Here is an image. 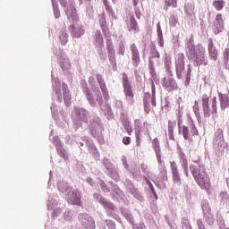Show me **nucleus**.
I'll return each mask as SVG.
<instances>
[{"label": "nucleus", "instance_id": "obj_10", "mask_svg": "<svg viewBox=\"0 0 229 229\" xmlns=\"http://www.w3.org/2000/svg\"><path fill=\"white\" fill-rule=\"evenodd\" d=\"M81 87L84 94L86 95V98H87L89 105L94 106L96 105V101L94 100V97L92 96V92H90V89H89V85L87 84V81L82 80L81 81Z\"/></svg>", "mask_w": 229, "mask_h": 229}, {"label": "nucleus", "instance_id": "obj_29", "mask_svg": "<svg viewBox=\"0 0 229 229\" xmlns=\"http://www.w3.org/2000/svg\"><path fill=\"white\" fill-rule=\"evenodd\" d=\"M165 3L166 6H172L173 8L178 6V0H165Z\"/></svg>", "mask_w": 229, "mask_h": 229}, {"label": "nucleus", "instance_id": "obj_28", "mask_svg": "<svg viewBox=\"0 0 229 229\" xmlns=\"http://www.w3.org/2000/svg\"><path fill=\"white\" fill-rule=\"evenodd\" d=\"M99 185L103 192H110V188L106 187V183L102 179H99Z\"/></svg>", "mask_w": 229, "mask_h": 229}, {"label": "nucleus", "instance_id": "obj_30", "mask_svg": "<svg viewBox=\"0 0 229 229\" xmlns=\"http://www.w3.org/2000/svg\"><path fill=\"white\" fill-rule=\"evenodd\" d=\"M93 197H94V199H95L96 200L98 201V203H100V205H102V204L104 203V201L106 200L105 197H102V195L99 194V193H95V194L93 195Z\"/></svg>", "mask_w": 229, "mask_h": 229}, {"label": "nucleus", "instance_id": "obj_6", "mask_svg": "<svg viewBox=\"0 0 229 229\" xmlns=\"http://www.w3.org/2000/svg\"><path fill=\"white\" fill-rule=\"evenodd\" d=\"M66 199L70 205H78V207H81L83 202H81V193L77 191H72L66 196Z\"/></svg>", "mask_w": 229, "mask_h": 229}, {"label": "nucleus", "instance_id": "obj_37", "mask_svg": "<svg viewBox=\"0 0 229 229\" xmlns=\"http://www.w3.org/2000/svg\"><path fill=\"white\" fill-rule=\"evenodd\" d=\"M193 112L197 115H199V106H198V101L195 100V104L193 106Z\"/></svg>", "mask_w": 229, "mask_h": 229}, {"label": "nucleus", "instance_id": "obj_42", "mask_svg": "<svg viewBox=\"0 0 229 229\" xmlns=\"http://www.w3.org/2000/svg\"><path fill=\"white\" fill-rule=\"evenodd\" d=\"M105 8L106 12L109 13V15H115V13H114V9L112 8V6H110V4L106 5Z\"/></svg>", "mask_w": 229, "mask_h": 229}, {"label": "nucleus", "instance_id": "obj_14", "mask_svg": "<svg viewBox=\"0 0 229 229\" xmlns=\"http://www.w3.org/2000/svg\"><path fill=\"white\" fill-rule=\"evenodd\" d=\"M123 92L125 94V101H127V103H130V105H133V103H135V100L133 99V98H135V95L133 94L131 86H127L123 88Z\"/></svg>", "mask_w": 229, "mask_h": 229}, {"label": "nucleus", "instance_id": "obj_27", "mask_svg": "<svg viewBox=\"0 0 229 229\" xmlns=\"http://www.w3.org/2000/svg\"><path fill=\"white\" fill-rule=\"evenodd\" d=\"M123 85L125 87H131L130 81L128 80V75L126 73H123Z\"/></svg>", "mask_w": 229, "mask_h": 229}, {"label": "nucleus", "instance_id": "obj_36", "mask_svg": "<svg viewBox=\"0 0 229 229\" xmlns=\"http://www.w3.org/2000/svg\"><path fill=\"white\" fill-rule=\"evenodd\" d=\"M211 114H217V101H216V99H214L212 101V111Z\"/></svg>", "mask_w": 229, "mask_h": 229}, {"label": "nucleus", "instance_id": "obj_41", "mask_svg": "<svg viewBox=\"0 0 229 229\" xmlns=\"http://www.w3.org/2000/svg\"><path fill=\"white\" fill-rule=\"evenodd\" d=\"M148 185L153 196H155V198H157V191H155V188L153 187V184L151 183V182L148 181Z\"/></svg>", "mask_w": 229, "mask_h": 229}, {"label": "nucleus", "instance_id": "obj_25", "mask_svg": "<svg viewBox=\"0 0 229 229\" xmlns=\"http://www.w3.org/2000/svg\"><path fill=\"white\" fill-rule=\"evenodd\" d=\"M102 205L107 210H114L115 209V205H114V203L106 200V199Z\"/></svg>", "mask_w": 229, "mask_h": 229}, {"label": "nucleus", "instance_id": "obj_39", "mask_svg": "<svg viewBox=\"0 0 229 229\" xmlns=\"http://www.w3.org/2000/svg\"><path fill=\"white\" fill-rule=\"evenodd\" d=\"M204 117H210V107H203Z\"/></svg>", "mask_w": 229, "mask_h": 229}, {"label": "nucleus", "instance_id": "obj_26", "mask_svg": "<svg viewBox=\"0 0 229 229\" xmlns=\"http://www.w3.org/2000/svg\"><path fill=\"white\" fill-rule=\"evenodd\" d=\"M148 98L149 99V95H148V97L147 96L144 97V110L146 114H149V112H151V108L149 107L148 100H146Z\"/></svg>", "mask_w": 229, "mask_h": 229}, {"label": "nucleus", "instance_id": "obj_4", "mask_svg": "<svg viewBox=\"0 0 229 229\" xmlns=\"http://www.w3.org/2000/svg\"><path fill=\"white\" fill-rule=\"evenodd\" d=\"M193 53V57L191 56V58L193 59V62H195L196 65H207L208 64V59H207L205 56L206 50L203 46H197Z\"/></svg>", "mask_w": 229, "mask_h": 229}, {"label": "nucleus", "instance_id": "obj_31", "mask_svg": "<svg viewBox=\"0 0 229 229\" xmlns=\"http://www.w3.org/2000/svg\"><path fill=\"white\" fill-rule=\"evenodd\" d=\"M78 112H79V115L81 117V120L83 121V123H87V117L86 116H81L82 115H85L87 114V111H85L84 109L81 108V109H78Z\"/></svg>", "mask_w": 229, "mask_h": 229}, {"label": "nucleus", "instance_id": "obj_50", "mask_svg": "<svg viewBox=\"0 0 229 229\" xmlns=\"http://www.w3.org/2000/svg\"><path fill=\"white\" fill-rule=\"evenodd\" d=\"M64 187H65V184H64V183H59V184H58V190H59L61 192H65V191H67Z\"/></svg>", "mask_w": 229, "mask_h": 229}, {"label": "nucleus", "instance_id": "obj_3", "mask_svg": "<svg viewBox=\"0 0 229 229\" xmlns=\"http://www.w3.org/2000/svg\"><path fill=\"white\" fill-rule=\"evenodd\" d=\"M182 112L178 113V129L179 133L182 134L184 140H192V137H196L199 132L198 131V128H196V124H194L193 121H191L188 125H182Z\"/></svg>", "mask_w": 229, "mask_h": 229}, {"label": "nucleus", "instance_id": "obj_32", "mask_svg": "<svg viewBox=\"0 0 229 229\" xmlns=\"http://www.w3.org/2000/svg\"><path fill=\"white\" fill-rule=\"evenodd\" d=\"M182 229H191V224L189 223L188 218H182Z\"/></svg>", "mask_w": 229, "mask_h": 229}, {"label": "nucleus", "instance_id": "obj_35", "mask_svg": "<svg viewBox=\"0 0 229 229\" xmlns=\"http://www.w3.org/2000/svg\"><path fill=\"white\" fill-rule=\"evenodd\" d=\"M202 106L203 108H207V106H208V97L207 95L202 97Z\"/></svg>", "mask_w": 229, "mask_h": 229}, {"label": "nucleus", "instance_id": "obj_2", "mask_svg": "<svg viewBox=\"0 0 229 229\" xmlns=\"http://www.w3.org/2000/svg\"><path fill=\"white\" fill-rule=\"evenodd\" d=\"M66 15L68 17V21L72 22V24L68 27V30L72 35V37L75 38H80L81 35H84L85 29L81 22H80V17L78 16V13L74 5H70L66 11Z\"/></svg>", "mask_w": 229, "mask_h": 229}, {"label": "nucleus", "instance_id": "obj_16", "mask_svg": "<svg viewBox=\"0 0 229 229\" xmlns=\"http://www.w3.org/2000/svg\"><path fill=\"white\" fill-rule=\"evenodd\" d=\"M180 164L183 169V173L185 176L188 178L189 177V161L187 160V156H185V154L183 153L181 154Z\"/></svg>", "mask_w": 229, "mask_h": 229}, {"label": "nucleus", "instance_id": "obj_12", "mask_svg": "<svg viewBox=\"0 0 229 229\" xmlns=\"http://www.w3.org/2000/svg\"><path fill=\"white\" fill-rule=\"evenodd\" d=\"M97 80L103 93L104 98L106 99V101H108V99H110V95L108 94V89H106V84L105 83V80H103V76L98 74Z\"/></svg>", "mask_w": 229, "mask_h": 229}, {"label": "nucleus", "instance_id": "obj_7", "mask_svg": "<svg viewBox=\"0 0 229 229\" xmlns=\"http://www.w3.org/2000/svg\"><path fill=\"white\" fill-rule=\"evenodd\" d=\"M170 168L172 171V180L174 185H182V175L180 174V170H178V165L176 162L171 161L170 162Z\"/></svg>", "mask_w": 229, "mask_h": 229}, {"label": "nucleus", "instance_id": "obj_57", "mask_svg": "<svg viewBox=\"0 0 229 229\" xmlns=\"http://www.w3.org/2000/svg\"><path fill=\"white\" fill-rule=\"evenodd\" d=\"M60 3L62 4V6H67V1L65 0H60Z\"/></svg>", "mask_w": 229, "mask_h": 229}, {"label": "nucleus", "instance_id": "obj_47", "mask_svg": "<svg viewBox=\"0 0 229 229\" xmlns=\"http://www.w3.org/2000/svg\"><path fill=\"white\" fill-rule=\"evenodd\" d=\"M151 103H152V106H157V97L155 95V92H153V95L151 98Z\"/></svg>", "mask_w": 229, "mask_h": 229}, {"label": "nucleus", "instance_id": "obj_34", "mask_svg": "<svg viewBox=\"0 0 229 229\" xmlns=\"http://www.w3.org/2000/svg\"><path fill=\"white\" fill-rule=\"evenodd\" d=\"M160 174H161V178H163V180H165V178H167V169L165 168V166H162Z\"/></svg>", "mask_w": 229, "mask_h": 229}, {"label": "nucleus", "instance_id": "obj_11", "mask_svg": "<svg viewBox=\"0 0 229 229\" xmlns=\"http://www.w3.org/2000/svg\"><path fill=\"white\" fill-rule=\"evenodd\" d=\"M208 51L209 55V59L213 62H216L217 56H219V53L217 51V48H216V46H214V40L212 38L208 39Z\"/></svg>", "mask_w": 229, "mask_h": 229}, {"label": "nucleus", "instance_id": "obj_52", "mask_svg": "<svg viewBox=\"0 0 229 229\" xmlns=\"http://www.w3.org/2000/svg\"><path fill=\"white\" fill-rule=\"evenodd\" d=\"M142 13H140V11L139 9L135 10V16L137 17V19L140 20Z\"/></svg>", "mask_w": 229, "mask_h": 229}, {"label": "nucleus", "instance_id": "obj_38", "mask_svg": "<svg viewBox=\"0 0 229 229\" xmlns=\"http://www.w3.org/2000/svg\"><path fill=\"white\" fill-rule=\"evenodd\" d=\"M64 101H70L71 100V94L69 93V90L65 89L63 93Z\"/></svg>", "mask_w": 229, "mask_h": 229}, {"label": "nucleus", "instance_id": "obj_61", "mask_svg": "<svg viewBox=\"0 0 229 229\" xmlns=\"http://www.w3.org/2000/svg\"><path fill=\"white\" fill-rule=\"evenodd\" d=\"M192 53V50L190 52V54Z\"/></svg>", "mask_w": 229, "mask_h": 229}, {"label": "nucleus", "instance_id": "obj_19", "mask_svg": "<svg viewBox=\"0 0 229 229\" xmlns=\"http://www.w3.org/2000/svg\"><path fill=\"white\" fill-rule=\"evenodd\" d=\"M130 28L129 31H139V23L135 20V16H131L130 18Z\"/></svg>", "mask_w": 229, "mask_h": 229}, {"label": "nucleus", "instance_id": "obj_5", "mask_svg": "<svg viewBox=\"0 0 229 229\" xmlns=\"http://www.w3.org/2000/svg\"><path fill=\"white\" fill-rule=\"evenodd\" d=\"M175 71L178 80H182L185 72V55L182 53L175 57Z\"/></svg>", "mask_w": 229, "mask_h": 229}, {"label": "nucleus", "instance_id": "obj_59", "mask_svg": "<svg viewBox=\"0 0 229 229\" xmlns=\"http://www.w3.org/2000/svg\"><path fill=\"white\" fill-rule=\"evenodd\" d=\"M104 3V6H107L108 5V0H103Z\"/></svg>", "mask_w": 229, "mask_h": 229}, {"label": "nucleus", "instance_id": "obj_48", "mask_svg": "<svg viewBox=\"0 0 229 229\" xmlns=\"http://www.w3.org/2000/svg\"><path fill=\"white\" fill-rule=\"evenodd\" d=\"M86 182H87V183H89V185H91V187H94V185H95V182H94V179H92L91 177H88L87 179H86Z\"/></svg>", "mask_w": 229, "mask_h": 229}, {"label": "nucleus", "instance_id": "obj_55", "mask_svg": "<svg viewBox=\"0 0 229 229\" xmlns=\"http://www.w3.org/2000/svg\"><path fill=\"white\" fill-rule=\"evenodd\" d=\"M125 130L128 135H131V133L133 132V128L131 127H127Z\"/></svg>", "mask_w": 229, "mask_h": 229}, {"label": "nucleus", "instance_id": "obj_56", "mask_svg": "<svg viewBox=\"0 0 229 229\" xmlns=\"http://www.w3.org/2000/svg\"><path fill=\"white\" fill-rule=\"evenodd\" d=\"M55 19H60V11L59 10H55Z\"/></svg>", "mask_w": 229, "mask_h": 229}, {"label": "nucleus", "instance_id": "obj_53", "mask_svg": "<svg viewBox=\"0 0 229 229\" xmlns=\"http://www.w3.org/2000/svg\"><path fill=\"white\" fill-rule=\"evenodd\" d=\"M89 85H94V83H96V78H94V77H89Z\"/></svg>", "mask_w": 229, "mask_h": 229}, {"label": "nucleus", "instance_id": "obj_45", "mask_svg": "<svg viewBox=\"0 0 229 229\" xmlns=\"http://www.w3.org/2000/svg\"><path fill=\"white\" fill-rule=\"evenodd\" d=\"M96 38H97V42H101V40H103V36L101 35V31H97Z\"/></svg>", "mask_w": 229, "mask_h": 229}, {"label": "nucleus", "instance_id": "obj_44", "mask_svg": "<svg viewBox=\"0 0 229 229\" xmlns=\"http://www.w3.org/2000/svg\"><path fill=\"white\" fill-rule=\"evenodd\" d=\"M157 37H164V34H162V27L160 26V22L157 24Z\"/></svg>", "mask_w": 229, "mask_h": 229}, {"label": "nucleus", "instance_id": "obj_9", "mask_svg": "<svg viewBox=\"0 0 229 229\" xmlns=\"http://www.w3.org/2000/svg\"><path fill=\"white\" fill-rule=\"evenodd\" d=\"M162 85L167 92H173L178 87L176 81L173 77H165L162 81Z\"/></svg>", "mask_w": 229, "mask_h": 229}, {"label": "nucleus", "instance_id": "obj_13", "mask_svg": "<svg viewBox=\"0 0 229 229\" xmlns=\"http://www.w3.org/2000/svg\"><path fill=\"white\" fill-rule=\"evenodd\" d=\"M130 49L132 54V57H131L132 64L135 67H137V65L140 64V55L139 54V49L137 48V45H135V43L131 44L130 47Z\"/></svg>", "mask_w": 229, "mask_h": 229}, {"label": "nucleus", "instance_id": "obj_22", "mask_svg": "<svg viewBox=\"0 0 229 229\" xmlns=\"http://www.w3.org/2000/svg\"><path fill=\"white\" fill-rule=\"evenodd\" d=\"M56 149H57L58 155L61 156L62 158H64V160H69V156L67 155V150H65V148H64V147L57 146Z\"/></svg>", "mask_w": 229, "mask_h": 229}, {"label": "nucleus", "instance_id": "obj_49", "mask_svg": "<svg viewBox=\"0 0 229 229\" xmlns=\"http://www.w3.org/2000/svg\"><path fill=\"white\" fill-rule=\"evenodd\" d=\"M197 225L199 229H205V225L203 224L202 220H198L197 221Z\"/></svg>", "mask_w": 229, "mask_h": 229}, {"label": "nucleus", "instance_id": "obj_51", "mask_svg": "<svg viewBox=\"0 0 229 229\" xmlns=\"http://www.w3.org/2000/svg\"><path fill=\"white\" fill-rule=\"evenodd\" d=\"M224 58H225V60L228 61V58H229V48H225V49Z\"/></svg>", "mask_w": 229, "mask_h": 229}, {"label": "nucleus", "instance_id": "obj_60", "mask_svg": "<svg viewBox=\"0 0 229 229\" xmlns=\"http://www.w3.org/2000/svg\"><path fill=\"white\" fill-rule=\"evenodd\" d=\"M121 49H122L121 55H124V50H123V48L122 47Z\"/></svg>", "mask_w": 229, "mask_h": 229}, {"label": "nucleus", "instance_id": "obj_40", "mask_svg": "<svg viewBox=\"0 0 229 229\" xmlns=\"http://www.w3.org/2000/svg\"><path fill=\"white\" fill-rule=\"evenodd\" d=\"M123 143L125 146H129V144H131V138H130V137H123Z\"/></svg>", "mask_w": 229, "mask_h": 229}, {"label": "nucleus", "instance_id": "obj_17", "mask_svg": "<svg viewBox=\"0 0 229 229\" xmlns=\"http://www.w3.org/2000/svg\"><path fill=\"white\" fill-rule=\"evenodd\" d=\"M174 128H176V121H168L167 131L170 140H174Z\"/></svg>", "mask_w": 229, "mask_h": 229}, {"label": "nucleus", "instance_id": "obj_18", "mask_svg": "<svg viewBox=\"0 0 229 229\" xmlns=\"http://www.w3.org/2000/svg\"><path fill=\"white\" fill-rule=\"evenodd\" d=\"M99 22L103 33H105V35H106V33H110L108 27L106 26V18H105V15L101 14L99 16Z\"/></svg>", "mask_w": 229, "mask_h": 229}, {"label": "nucleus", "instance_id": "obj_8", "mask_svg": "<svg viewBox=\"0 0 229 229\" xmlns=\"http://www.w3.org/2000/svg\"><path fill=\"white\" fill-rule=\"evenodd\" d=\"M213 26L215 35H219V33L225 30V19L223 18V13H218L216 15V19L213 21Z\"/></svg>", "mask_w": 229, "mask_h": 229}, {"label": "nucleus", "instance_id": "obj_24", "mask_svg": "<svg viewBox=\"0 0 229 229\" xmlns=\"http://www.w3.org/2000/svg\"><path fill=\"white\" fill-rule=\"evenodd\" d=\"M68 38H69V35L67 34V32H65V30H63L60 32L59 38L63 46H65V44H67Z\"/></svg>", "mask_w": 229, "mask_h": 229}, {"label": "nucleus", "instance_id": "obj_15", "mask_svg": "<svg viewBox=\"0 0 229 229\" xmlns=\"http://www.w3.org/2000/svg\"><path fill=\"white\" fill-rule=\"evenodd\" d=\"M152 144H153V148L156 151L157 162H158V164L162 165V155L160 154L161 150H160V142L158 141V138H155L152 140Z\"/></svg>", "mask_w": 229, "mask_h": 229}, {"label": "nucleus", "instance_id": "obj_43", "mask_svg": "<svg viewBox=\"0 0 229 229\" xmlns=\"http://www.w3.org/2000/svg\"><path fill=\"white\" fill-rule=\"evenodd\" d=\"M109 60H115V51L114 49L109 50L108 52Z\"/></svg>", "mask_w": 229, "mask_h": 229}, {"label": "nucleus", "instance_id": "obj_54", "mask_svg": "<svg viewBox=\"0 0 229 229\" xmlns=\"http://www.w3.org/2000/svg\"><path fill=\"white\" fill-rule=\"evenodd\" d=\"M158 38H159L158 44H159L160 47H164V36L158 37Z\"/></svg>", "mask_w": 229, "mask_h": 229}, {"label": "nucleus", "instance_id": "obj_58", "mask_svg": "<svg viewBox=\"0 0 229 229\" xmlns=\"http://www.w3.org/2000/svg\"><path fill=\"white\" fill-rule=\"evenodd\" d=\"M137 140V146H140V138L139 136H136Z\"/></svg>", "mask_w": 229, "mask_h": 229}, {"label": "nucleus", "instance_id": "obj_23", "mask_svg": "<svg viewBox=\"0 0 229 229\" xmlns=\"http://www.w3.org/2000/svg\"><path fill=\"white\" fill-rule=\"evenodd\" d=\"M84 226L87 229H96V223L94 222V218L89 217L88 220L84 222Z\"/></svg>", "mask_w": 229, "mask_h": 229}, {"label": "nucleus", "instance_id": "obj_46", "mask_svg": "<svg viewBox=\"0 0 229 229\" xmlns=\"http://www.w3.org/2000/svg\"><path fill=\"white\" fill-rule=\"evenodd\" d=\"M98 95L97 97V101L98 104L101 105L103 103V97H101V92L99 90H98Z\"/></svg>", "mask_w": 229, "mask_h": 229}, {"label": "nucleus", "instance_id": "obj_21", "mask_svg": "<svg viewBox=\"0 0 229 229\" xmlns=\"http://www.w3.org/2000/svg\"><path fill=\"white\" fill-rule=\"evenodd\" d=\"M221 101V107L222 108H228L229 106V97L226 94H221L219 97Z\"/></svg>", "mask_w": 229, "mask_h": 229}, {"label": "nucleus", "instance_id": "obj_33", "mask_svg": "<svg viewBox=\"0 0 229 229\" xmlns=\"http://www.w3.org/2000/svg\"><path fill=\"white\" fill-rule=\"evenodd\" d=\"M191 85V69H188L185 78V87H189Z\"/></svg>", "mask_w": 229, "mask_h": 229}, {"label": "nucleus", "instance_id": "obj_20", "mask_svg": "<svg viewBox=\"0 0 229 229\" xmlns=\"http://www.w3.org/2000/svg\"><path fill=\"white\" fill-rule=\"evenodd\" d=\"M212 6L216 12H221L225 8V0H215L212 3Z\"/></svg>", "mask_w": 229, "mask_h": 229}, {"label": "nucleus", "instance_id": "obj_1", "mask_svg": "<svg viewBox=\"0 0 229 229\" xmlns=\"http://www.w3.org/2000/svg\"><path fill=\"white\" fill-rule=\"evenodd\" d=\"M190 171L200 189H204L208 191L212 189L210 177L208 176V174H207V170L203 165H191Z\"/></svg>", "mask_w": 229, "mask_h": 229}]
</instances>
